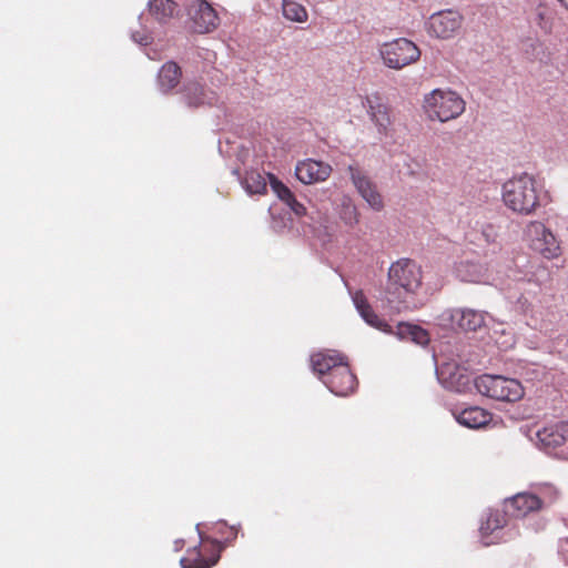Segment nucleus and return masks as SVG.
I'll return each instance as SVG.
<instances>
[{
	"label": "nucleus",
	"instance_id": "nucleus-20",
	"mask_svg": "<svg viewBox=\"0 0 568 568\" xmlns=\"http://www.w3.org/2000/svg\"><path fill=\"white\" fill-rule=\"evenodd\" d=\"M456 419L463 426L478 429L485 427L491 420V414L481 407L473 406L460 410Z\"/></svg>",
	"mask_w": 568,
	"mask_h": 568
},
{
	"label": "nucleus",
	"instance_id": "nucleus-22",
	"mask_svg": "<svg viewBox=\"0 0 568 568\" xmlns=\"http://www.w3.org/2000/svg\"><path fill=\"white\" fill-rule=\"evenodd\" d=\"M485 270L483 265L475 261H460L456 265V274L464 282H479L484 276Z\"/></svg>",
	"mask_w": 568,
	"mask_h": 568
},
{
	"label": "nucleus",
	"instance_id": "nucleus-2",
	"mask_svg": "<svg viewBox=\"0 0 568 568\" xmlns=\"http://www.w3.org/2000/svg\"><path fill=\"white\" fill-rule=\"evenodd\" d=\"M387 276L386 293L394 296L388 297L390 303L395 300L404 301V295L416 294L423 284L422 266L410 258H399L392 263Z\"/></svg>",
	"mask_w": 568,
	"mask_h": 568
},
{
	"label": "nucleus",
	"instance_id": "nucleus-32",
	"mask_svg": "<svg viewBox=\"0 0 568 568\" xmlns=\"http://www.w3.org/2000/svg\"><path fill=\"white\" fill-rule=\"evenodd\" d=\"M568 10V0H558Z\"/></svg>",
	"mask_w": 568,
	"mask_h": 568
},
{
	"label": "nucleus",
	"instance_id": "nucleus-7",
	"mask_svg": "<svg viewBox=\"0 0 568 568\" xmlns=\"http://www.w3.org/2000/svg\"><path fill=\"white\" fill-rule=\"evenodd\" d=\"M530 247L547 260L560 255V245L556 236L541 222H530L527 226Z\"/></svg>",
	"mask_w": 568,
	"mask_h": 568
},
{
	"label": "nucleus",
	"instance_id": "nucleus-24",
	"mask_svg": "<svg viewBox=\"0 0 568 568\" xmlns=\"http://www.w3.org/2000/svg\"><path fill=\"white\" fill-rule=\"evenodd\" d=\"M283 16L293 22H305L307 21L308 13L304 6L293 0H283Z\"/></svg>",
	"mask_w": 568,
	"mask_h": 568
},
{
	"label": "nucleus",
	"instance_id": "nucleus-1",
	"mask_svg": "<svg viewBox=\"0 0 568 568\" xmlns=\"http://www.w3.org/2000/svg\"><path fill=\"white\" fill-rule=\"evenodd\" d=\"M503 201L514 213L532 214L539 206L536 180L527 173L508 180L503 185Z\"/></svg>",
	"mask_w": 568,
	"mask_h": 568
},
{
	"label": "nucleus",
	"instance_id": "nucleus-15",
	"mask_svg": "<svg viewBox=\"0 0 568 568\" xmlns=\"http://www.w3.org/2000/svg\"><path fill=\"white\" fill-rule=\"evenodd\" d=\"M347 357L335 351L318 352L311 356V364L314 373L323 381L345 362Z\"/></svg>",
	"mask_w": 568,
	"mask_h": 568
},
{
	"label": "nucleus",
	"instance_id": "nucleus-25",
	"mask_svg": "<svg viewBox=\"0 0 568 568\" xmlns=\"http://www.w3.org/2000/svg\"><path fill=\"white\" fill-rule=\"evenodd\" d=\"M243 184L250 194H265L267 191L264 176L256 171L247 172L244 176Z\"/></svg>",
	"mask_w": 568,
	"mask_h": 568
},
{
	"label": "nucleus",
	"instance_id": "nucleus-9",
	"mask_svg": "<svg viewBox=\"0 0 568 568\" xmlns=\"http://www.w3.org/2000/svg\"><path fill=\"white\" fill-rule=\"evenodd\" d=\"M187 14L197 33L211 32L219 26V16L205 0H191L186 6Z\"/></svg>",
	"mask_w": 568,
	"mask_h": 568
},
{
	"label": "nucleus",
	"instance_id": "nucleus-12",
	"mask_svg": "<svg viewBox=\"0 0 568 568\" xmlns=\"http://www.w3.org/2000/svg\"><path fill=\"white\" fill-rule=\"evenodd\" d=\"M328 389L337 396H347L357 386V378L351 371L347 359L343 362L331 376L323 379Z\"/></svg>",
	"mask_w": 568,
	"mask_h": 568
},
{
	"label": "nucleus",
	"instance_id": "nucleus-17",
	"mask_svg": "<svg viewBox=\"0 0 568 568\" xmlns=\"http://www.w3.org/2000/svg\"><path fill=\"white\" fill-rule=\"evenodd\" d=\"M506 506L508 507L510 514L517 518L526 517L530 513L542 509L540 507V500L538 499L534 491H524L516 494L515 496L506 500Z\"/></svg>",
	"mask_w": 568,
	"mask_h": 568
},
{
	"label": "nucleus",
	"instance_id": "nucleus-3",
	"mask_svg": "<svg viewBox=\"0 0 568 568\" xmlns=\"http://www.w3.org/2000/svg\"><path fill=\"white\" fill-rule=\"evenodd\" d=\"M423 106L430 120L447 122L465 111V101L455 91L435 89L425 95Z\"/></svg>",
	"mask_w": 568,
	"mask_h": 568
},
{
	"label": "nucleus",
	"instance_id": "nucleus-23",
	"mask_svg": "<svg viewBox=\"0 0 568 568\" xmlns=\"http://www.w3.org/2000/svg\"><path fill=\"white\" fill-rule=\"evenodd\" d=\"M149 10L156 20L165 22L174 16L176 3L173 0H151Z\"/></svg>",
	"mask_w": 568,
	"mask_h": 568
},
{
	"label": "nucleus",
	"instance_id": "nucleus-21",
	"mask_svg": "<svg viewBox=\"0 0 568 568\" xmlns=\"http://www.w3.org/2000/svg\"><path fill=\"white\" fill-rule=\"evenodd\" d=\"M182 70L174 61H169L162 65L158 74L160 90L164 93L171 92L181 81Z\"/></svg>",
	"mask_w": 568,
	"mask_h": 568
},
{
	"label": "nucleus",
	"instance_id": "nucleus-19",
	"mask_svg": "<svg viewBox=\"0 0 568 568\" xmlns=\"http://www.w3.org/2000/svg\"><path fill=\"white\" fill-rule=\"evenodd\" d=\"M450 320L465 332H475L485 324L484 313L471 308L454 310Z\"/></svg>",
	"mask_w": 568,
	"mask_h": 568
},
{
	"label": "nucleus",
	"instance_id": "nucleus-26",
	"mask_svg": "<svg viewBox=\"0 0 568 568\" xmlns=\"http://www.w3.org/2000/svg\"><path fill=\"white\" fill-rule=\"evenodd\" d=\"M398 334L400 337H409L413 342L419 345H425L429 341L428 333L417 325L399 324Z\"/></svg>",
	"mask_w": 568,
	"mask_h": 568
},
{
	"label": "nucleus",
	"instance_id": "nucleus-8",
	"mask_svg": "<svg viewBox=\"0 0 568 568\" xmlns=\"http://www.w3.org/2000/svg\"><path fill=\"white\" fill-rule=\"evenodd\" d=\"M182 103L189 109H199L214 105L219 97L216 92L206 88L197 80H186L179 90Z\"/></svg>",
	"mask_w": 568,
	"mask_h": 568
},
{
	"label": "nucleus",
	"instance_id": "nucleus-14",
	"mask_svg": "<svg viewBox=\"0 0 568 568\" xmlns=\"http://www.w3.org/2000/svg\"><path fill=\"white\" fill-rule=\"evenodd\" d=\"M332 173V166L322 161L307 159L297 163L296 178L304 184H314L326 181Z\"/></svg>",
	"mask_w": 568,
	"mask_h": 568
},
{
	"label": "nucleus",
	"instance_id": "nucleus-16",
	"mask_svg": "<svg viewBox=\"0 0 568 568\" xmlns=\"http://www.w3.org/2000/svg\"><path fill=\"white\" fill-rule=\"evenodd\" d=\"M368 114L379 134L388 135L392 131L393 118L389 105L379 98L367 99Z\"/></svg>",
	"mask_w": 568,
	"mask_h": 568
},
{
	"label": "nucleus",
	"instance_id": "nucleus-10",
	"mask_svg": "<svg viewBox=\"0 0 568 568\" xmlns=\"http://www.w3.org/2000/svg\"><path fill=\"white\" fill-rule=\"evenodd\" d=\"M537 438L545 449L558 450L559 456L568 458V423L545 427L538 430Z\"/></svg>",
	"mask_w": 568,
	"mask_h": 568
},
{
	"label": "nucleus",
	"instance_id": "nucleus-11",
	"mask_svg": "<svg viewBox=\"0 0 568 568\" xmlns=\"http://www.w3.org/2000/svg\"><path fill=\"white\" fill-rule=\"evenodd\" d=\"M348 172L361 196L373 210L381 211L384 207L383 197L372 180L358 166L349 165Z\"/></svg>",
	"mask_w": 568,
	"mask_h": 568
},
{
	"label": "nucleus",
	"instance_id": "nucleus-31",
	"mask_svg": "<svg viewBox=\"0 0 568 568\" xmlns=\"http://www.w3.org/2000/svg\"><path fill=\"white\" fill-rule=\"evenodd\" d=\"M348 211H349V214L353 215L354 223H357L358 220H357L356 209L355 207H351V209H348Z\"/></svg>",
	"mask_w": 568,
	"mask_h": 568
},
{
	"label": "nucleus",
	"instance_id": "nucleus-6",
	"mask_svg": "<svg viewBox=\"0 0 568 568\" xmlns=\"http://www.w3.org/2000/svg\"><path fill=\"white\" fill-rule=\"evenodd\" d=\"M201 545L186 551L181 558L182 568H211L220 560L225 545L200 534Z\"/></svg>",
	"mask_w": 568,
	"mask_h": 568
},
{
	"label": "nucleus",
	"instance_id": "nucleus-4",
	"mask_svg": "<svg viewBox=\"0 0 568 568\" xmlns=\"http://www.w3.org/2000/svg\"><path fill=\"white\" fill-rule=\"evenodd\" d=\"M475 387L484 396L495 400L514 403L524 397L521 383L500 375L485 374L475 379Z\"/></svg>",
	"mask_w": 568,
	"mask_h": 568
},
{
	"label": "nucleus",
	"instance_id": "nucleus-28",
	"mask_svg": "<svg viewBox=\"0 0 568 568\" xmlns=\"http://www.w3.org/2000/svg\"><path fill=\"white\" fill-rule=\"evenodd\" d=\"M505 523L506 519L503 514L499 511L490 513L485 523L481 524L480 531L484 536H487L495 530L503 528Z\"/></svg>",
	"mask_w": 568,
	"mask_h": 568
},
{
	"label": "nucleus",
	"instance_id": "nucleus-18",
	"mask_svg": "<svg viewBox=\"0 0 568 568\" xmlns=\"http://www.w3.org/2000/svg\"><path fill=\"white\" fill-rule=\"evenodd\" d=\"M352 300L362 318L368 325L383 332L389 331V325L374 312L363 291L354 292Z\"/></svg>",
	"mask_w": 568,
	"mask_h": 568
},
{
	"label": "nucleus",
	"instance_id": "nucleus-5",
	"mask_svg": "<svg viewBox=\"0 0 568 568\" xmlns=\"http://www.w3.org/2000/svg\"><path fill=\"white\" fill-rule=\"evenodd\" d=\"M379 55L386 67L400 70L417 62L420 58L419 48L408 39L399 38L385 42L379 47Z\"/></svg>",
	"mask_w": 568,
	"mask_h": 568
},
{
	"label": "nucleus",
	"instance_id": "nucleus-27",
	"mask_svg": "<svg viewBox=\"0 0 568 568\" xmlns=\"http://www.w3.org/2000/svg\"><path fill=\"white\" fill-rule=\"evenodd\" d=\"M534 493L540 500L541 508L552 505L559 497L558 489L551 484L538 485Z\"/></svg>",
	"mask_w": 568,
	"mask_h": 568
},
{
	"label": "nucleus",
	"instance_id": "nucleus-29",
	"mask_svg": "<svg viewBox=\"0 0 568 568\" xmlns=\"http://www.w3.org/2000/svg\"><path fill=\"white\" fill-rule=\"evenodd\" d=\"M270 184L273 192L277 195V197L287 204L295 195L293 192L281 182L274 174L268 173Z\"/></svg>",
	"mask_w": 568,
	"mask_h": 568
},
{
	"label": "nucleus",
	"instance_id": "nucleus-30",
	"mask_svg": "<svg viewBox=\"0 0 568 568\" xmlns=\"http://www.w3.org/2000/svg\"><path fill=\"white\" fill-rule=\"evenodd\" d=\"M297 216H304L306 214V207L300 203L296 197L294 196L287 204H286Z\"/></svg>",
	"mask_w": 568,
	"mask_h": 568
},
{
	"label": "nucleus",
	"instance_id": "nucleus-13",
	"mask_svg": "<svg viewBox=\"0 0 568 568\" xmlns=\"http://www.w3.org/2000/svg\"><path fill=\"white\" fill-rule=\"evenodd\" d=\"M460 26L462 17L453 10L435 13L429 19V31L440 39L454 37Z\"/></svg>",
	"mask_w": 568,
	"mask_h": 568
}]
</instances>
